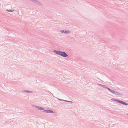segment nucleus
Returning <instances> with one entry per match:
<instances>
[{
    "instance_id": "obj_6",
    "label": "nucleus",
    "mask_w": 128,
    "mask_h": 128,
    "mask_svg": "<svg viewBox=\"0 0 128 128\" xmlns=\"http://www.w3.org/2000/svg\"><path fill=\"white\" fill-rule=\"evenodd\" d=\"M112 101H118V100H116V99L112 98Z\"/></svg>"
},
{
    "instance_id": "obj_11",
    "label": "nucleus",
    "mask_w": 128,
    "mask_h": 128,
    "mask_svg": "<svg viewBox=\"0 0 128 128\" xmlns=\"http://www.w3.org/2000/svg\"><path fill=\"white\" fill-rule=\"evenodd\" d=\"M7 11H8V12H13L14 11V10H7Z\"/></svg>"
},
{
    "instance_id": "obj_8",
    "label": "nucleus",
    "mask_w": 128,
    "mask_h": 128,
    "mask_svg": "<svg viewBox=\"0 0 128 128\" xmlns=\"http://www.w3.org/2000/svg\"><path fill=\"white\" fill-rule=\"evenodd\" d=\"M114 94H119V93H118L117 92H115Z\"/></svg>"
},
{
    "instance_id": "obj_12",
    "label": "nucleus",
    "mask_w": 128,
    "mask_h": 128,
    "mask_svg": "<svg viewBox=\"0 0 128 128\" xmlns=\"http://www.w3.org/2000/svg\"><path fill=\"white\" fill-rule=\"evenodd\" d=\"M65 101H66V102H68V101H66V100H65Z\"/></svg>"
},
{
    "instance_id": "obj_4",
    "label": "nucleus",
    "mask_w": 128,
    "mask_h": 128,
    "mask_svg": "<svg viewBox=\"0 0 128 128\" xmlns=\"http://www.w3.org/2000/svg\"><path fill=\"white\" fill-rule=\"evenodd\" d=\"M118 102H120V103L123 104H126V105H127V104H125V103L123 102H122V101H120V100H118Z\"/></svg>"
},
{
    "instance_id": "obj_5",
    "label": "nucleus",
    "mask_w": 128,
    "mask_h": 128,
    "mask_svg": "<svg viewBox=\"0 0 128 128\" xmlns=\"http://www.w3.org/2000/svg\"><path fill=\"white\" fill-rule=\"evenodd\" d=\"M64 33L65 34H68L70 32V31L69 30H66L64 31Z\"/></svg>"
},
{
    "instance_id": "obj_9",
    "label": "nucleus",
    "mask_w": 128,
    "mask_h": 128,
    "mask_svg": "<svg viewBox=\"0 0 128 128\" xmlns=\"http://www.w3.org/2000/svg\"><path fill=\"white\" fill-rule=\"evenodd\" d=\"M64 30H61V32H63L64 33Z\"/></svg>"
},
{
    "instance_id": "obj_3",
    "label": "nucleus",
    "mask_w": 128,
    "mask_h": 128,
    "mask_svg": "<svg viewBox=\"0 0 128 128\" xmlns=\"http://www.w3.org/2000/svg\"><path fill=\"white\" fill-rule=\"evenodd\" d=\"M37 108L39 110H44V108L40 107H37Z\"/></svg>"
},
{
    "instance_id": "obj_10",
    "label": "nucleus",
    "mask_w": 128,
    "mask_h": 128,
    "mask_svg": "<svg viewBox=\"0 0 128 128\" xmlns=\"http://www.w3.org/2000/svg\"><path fill=\"white\" fill-rule=\"evenodd\" d=\"M107 88L108 89L110 92L111 91V90H111L110 89V88Z\"/></svg>"
},
{
    "instance_id": "obj_2",
    "label": "nucleus",
    "mask_w": 128,
    "mask_h": 128,
    "mask_svg": "<svg viewBox=\"0 0 128 128\" xmlns=\"http://www.w3.org/2000/svg\"><path fill=\"white\" fill-rule=\"evenodd\" d=\"M44 112L47 113H54V112L50 110H44Z\"/></svg>"
},
{
    "instance_id": "obj_7",
    "label": "nucleus",
    "mask_w": 128,
    "mask_h": 128,
    "mask_svg": "<svg viewBox=\"0 0 128 128\" xmlns=\"http://www.w3.org/2000/svg\"><path fill=\"white\" fill-rule=\"evenodd\" d=\"M110 92H111L112 93H114L115 92L114 91L112 90H111V91Z\"/></svg>"
},
{
    "instance_id": "obj_1",
    "label": "nucleus",
    "mask_w": 128,
    "mask_h": 128,
    "mask_svg": "<svg viewBox=\"0 0 128 128\" xmlns=\"http://www.w3.org/2000/svg\"><path fill=\"white\" fill-rule=\"evenodd\" d=\"M54 52L57 54L60 55L62 56L66 57L68 56V55L64 52L60 51H54Z\"/></svg>"
}]
</instances>
